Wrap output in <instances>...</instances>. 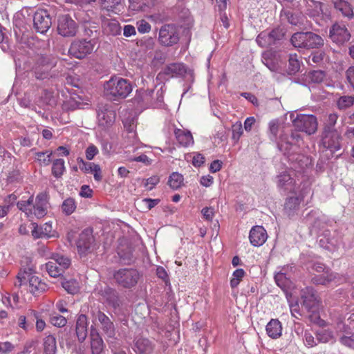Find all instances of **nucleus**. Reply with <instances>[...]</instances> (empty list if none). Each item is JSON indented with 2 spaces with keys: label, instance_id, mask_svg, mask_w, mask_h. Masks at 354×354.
<instances>
[{
  "label": "nucleus",
  "instance_id": "nucleus-39",
  "mask_svg": "<svg viewBox=\"0 0 354 354\" xmlns=\"http://www.w3.org/2000/svg\"><path fill=\"white\" fill-rule=\"evenodd\" d=\"M45 268L48 274L52 277H57L64 272L62 267L58 266L56 262H53L51 260L45 264Z\"/></svg>",
  "mask_w": 354,
  "mask_h": 354
},
{
  "label": "nucleus",
  "instance_id": "nucleus-20",
  "mask_svg": "<svg viewBox=\"0 0 354 354\" xmlns=\"http://www.w3.org/2000/svg\"><path fill=\"white\" fill-rule=\"evenodd\" d=\"M154 346L153 342L149 339L140 337L134 339L133 348L138 354H151Z\"/></svg>",
  "mask_w": 354,
  "mask_h": 354
},
{
  "label": "nucleus",
  "instance_id": "nucleus-36",
  "mask_svg": "<svg viewBox=\"0 0 354 354\" xmlns=\"http://www.w3.org/2000/svg\"><path fill=\"white\" fill-rule=\"evenodd\" d=\"M281 20H286L289 24L297 26L300 23L299 15L290 10H282L280 15Z\"/></svg>",
  "mask_w": 354,
  "mask_h": 354
},
{
  "label": "nucleus",
  "instance_id": "nucleus-61",
  "mask_svg": "<svg viewBox=\"0 0 354 354\" xmlns=\"http://www.w3.org/2000/svg\"><path fill=\"white\" fill-rule=\"evenodd\" d=\"M137 25L138 30L140 33H147L151 30V25L145 20L138 21Z\"/></svg>",
  "mask_w": 354,
  "mask_h": 354
},
{
  "label": "nucleus",
  "instance_id": "nucleus-5",
  "mask_svg": "<svg viewBox=\"0 0 354 354\" xmlns=\"http://www.w3.org/2000/svg\"><path fill=\"white\" fill-rule=\"evenodd\" d=\"M292 124L295 130L306 133L307 135L315 133L318 127L316 116L308 114H297L292 120Z\"/></svg>",
  "mask_w": 354,
  "mask_h": 354
},
{
  "label": "nucleus",
  "instance_id": "nucleus-14",
  "mask_svg": "<svg viewBox=\"0 0 354 354\" xmlns=\"http://www.w3.org/2000/svg\"><path fill=\"white\" fill-rule=\"evenodd\" d=\"M94 237L93 231L91 229H86L83 230L79 235L76 245L77 251L80 254H86L91 252L93 244Z\"/></svg>",
  "mask_w": 354,
  "mask_h": 354
},
{
  "label": "nucleus",
  "instance_id": "nucleus-53",
  "mask_svg": "<svg viewBox=\"0 0 354 354\" xmlns=\"http://www.w3.org/2000/svg\"><path fill=\"white\" fill-rule=\"evenodd\" d=\"M326 54L322 50L313 52L308 57V62H313V63L319 65L322 63Z\"/></svg>",
  "mask_w": 354,
  "mask_h": 354
},
{
  "label": "nucleus",
  "instance_id": "nucleus-54",
  "mask_svg": "<svg viewBox=\"0 0 354 354\" xmlns=\"http://www.w3.org/2000/svg\"><path fill=\"white\" fill-rule=\"evenodd\" d=\"M77 163L79 168L85 174H90L93 171V166L95 165L94 162H86L82 158H77Z\"/></svg>",
  "mask_w": 354,
  "mask_h": 354
},
{
  "label": "nucleus",
  "instance_id": "nucleus-32",
  "mask_svg": "<svg viewBox=\"0 0 354 354\" xmlns=\"http://www.w3.org/2000/svg\"><path fill=\"white\" fill-rule=\"evenodd\" d=\"M186 69L185 66L180 63H173L167 65L163 71L165 75L170 77H177L185 74Z\"/></svg>",
  "mask_w": 354,
  "mask_h": 354
},
{
  "label": "nucleus",
  "instance_id": "nucleus-50",
  "mask_svg": "<svg viewBox=\"0 0 354 354\" xmlns=\"http://www.w3.org/2000/svg\"><path fill=\"white\" fill-rule=\"evenodd\" d=\"M257 43L261 47H268L273 45L267 32H261L257 37Z\"/></svg>",
  "mask_w": 354,
  "mask_h": 354
},
{
  "label": "nucleus",
  "instance_id": "nucleus-28",
  "mask_svg": "<svg viewBox=\"0 0 354 354\" xmlns=\"http://www.w3.org/2000/svg\"><path fill=\"white\" fill-rule=\"evenodd\" d=\"M266 333L272 339H278L282 335V325L277 319H272L266 325Z\"/></svg>",
  "mask_w": 354,
  "mask_h": 354
},
{
  "label": "nucleus",
  "instance_id": "nucleus-60",
  "mask_svg": "<svg viewBox=\"0 0 354 354\" xmlns=\"http://www.w3.org/2000/svg\"><path fill=\"white\" fill-rule=\"evenodd\" d=\"M31 225L33 227L31 231V234L35 239L46 237L44 234H41L42 230L41 227H39L37 223H32Z\"/></svg>",
  "mask_w": 354,
  "mask_h": 354
},
{
  "label": "nucleus",
  "instance_id": "nucleus-55",
  "mask_svg": "<svg viewBox=\"0 0 354 354\" xmlns=\"http://www.w3.org/2000/svg\"><path fill=\"white\" fill-rule=\"evenodd\" d=\"M326 77L324 71L317 70L313 71L309 73V80L313 83H320L323 82Z\"/></svg>",
  "mask_w": 354,
  "mask_h": 354
},
{
  "label": "nucleus",
  "instance_id": "nucleus-62",
  "mask_svg": "<svg viewBox=\"0 0 354 354\" xmlns=\"http://www.w3.org/2000/svg\"><path fill=\"white\" fill-rule=\"evenodd\" d=\"M279 122L277 120H272L269 123V129L271 135L272 136V139L277 140V134L279 132Z\"/></svg>",
  "mask_w": 354,
  "mask_h": 354
},
{
  "label": "nucleus",
  "instance_id": "nucleus-29",
  "mask_svg": "<svg viewBox=\"0 0 354 354\" xmlns=\"http://www.w3.org/2000/svg\"><path fill=\"white\" fill-rule=\"evenodd\" d=\"M102 297L106 302L113 308H117L120 305V300L118 293L115 290L111 288H106L102 293Z\"/></svg>",
  "mask_w": 354,
  "mask_h": 354
},
{
  "label": "nucleus",
  "instance_id": "nucleus-6",
  "mask_svg": "<svg viewBox=\"0 0 354 354\" xmlns=\"http://www.w3.org/2000/svg\"><path fill=\"white\" fill-rule=\"evenodd\" d=\"M94 47L95 41L93 40L77 39L71 43L68 54L77 59H83L93 52Z\"/></svg>",
  "mask_w": 354,
  "mask_h": 354
},
{
  "label": "nucleus",
  "instance_id": "nucleus-52",
  "mask_svg": "<svg viewBox=\"0 0 354 354\" xmlns=\"http://www.w3.org/2000/svg\"><path fill=\"white\" fill-rule=\"evenodd\" d=\"M50 322L53 325L57 327H63L67 323L66 319L59 314L51 315L50 317Z\"/></svg>",
  "mask_w": 354,
  "mask_h": 354
},
{
  "label": "nucleus",
  "instance_id": "nucleus-3",
  "mask_svg": "<svg viewBox=\"0 0 354 354\" xmlns=\"http://www.w3.org/2000/svg\"><path fill=\"white\" fill-rule=\"evenodd\" d=\"M295 48L304 49L319 48L324 46V39L313 32H297L290 39Z\"/></svg>",
  "mask_w": 354,
  "mask_h": 354
},
{
  "label": "nucleus",
  "instance_id": "nucleus-8",
  "mask_svg": "<svg viewBox=\"0 0 354 354\" xmlns=\"http://www.w3.org/2000/svg\"><path fill=\"white\" fill-rule=\"evenodd\" d=\"M57 59L52 55H41L37 59L35 77L44 80L48 77L49 71L56 65Z\"/></svg>",
  "mask_w": 354,
  "mask_h": 354
},
{
  "label": "nucleus",
  "instance_id": "nucleus-45",
  "mask_svg": "<svg viewBox=\"0 0 354 354\" xmlns=\"http://www.w3.org/2000/svg\"><path fill=\"white\" fill-rule=\"evenodd\" d=\"M300 63L297 59L296 54L290 55L288 59V71L289 74H295L299 71Z\"/></svg>",
  "mask_w": 354,
  "mask_h": 354
},
{
  "label": "nucleus",
  "instance_id": "nucleus-21",
  "mask_svg": "<svg viewBox=\"0 0 354 354\" xmlns=\"http://www.w3.org/2000/svg\"><path fill=\"white\" fill-rule=\"evenodd\" d=\"M102 31L107 35L116 36L121 32V26L115 19L104 17L102 20Z\"/></svg>",
  "mask_w": 354,
  "mask_h": 354
},
{
  "label": "nucleus",
  "instance_id": "nucleus-27",
  "mask_svg": "<svg viewBox=\"0 0 354 354\" xmlns=\"http://www.w3.org/2000/svg\"><path fill=\"white\" fill-rule=\"evenodd\" d=\"M302 198L300 196H290L287 198L285 205L284 211L288 217H292L299 210V205Z\"/></svg>",
  "mask_w": 354,
  "mask_h": 354
},
{
  "label": "nucleus",
  "instance_id": "nucleus-46",
  "mask_svg": "<svg viewBox=\"0 0 354 354\" xmlns=\"http://www.w3.org/2000/svg\"><path fill=\"white\" fill-rule=\"evenodd\" d=\"M245 271L242 268H238L233 272L232 277L230 280V286L232 288H234L238 286L240 281L245 276Z\"/></svg>",
  "mask_w": 354,
  "mask_h": 354
},
{
  "label": "nucleus",
  "instance_id": "nucleus-18",
  "mask_svg": "<svg viewBox=\"0 0 354 354\" xmlns=\"http://www.w3.org/2000/svg\"><path fill=\"white\" fill-rule=\"evenodd\" d=\"M115 119V112L108 106H104L97 113L98 124L102 127L111 126Z\"/></svg>",
  "mask_w": 354,
  "mask_h": 354
},
{
  "label": "nucleus",
  "instance_id": "nucleus-42",
  "mask_svg": "<svg viewBox=\"0 0 354 354\" xmlns=\"http://www.w3.org/2000/svg\"><path fill=\"white\" fill-rule=\"evenodd\" d=\"M353 104L354 96L352 95L341 96L337 102V107L340 110L346 109L352 106Z\"/></svg>",
  "mask_w": 354,
  "mask_h": 354
},
{
  "label": "nucleus",
  "instance_id": "nucleus-63",
  "mask_svg": "<svg viewBox=\"0 0 354 354\" xmlns=\"http://www.w3.org/2000/svg\"><path fill=\"white\" fill-rule=\"evenodd\" d=\"M268 54H264L263 56V63L271 71H277L278 67L275 63H274L272 59L268 57Z\"/></svg>",
  "mask_w": 354,
  "mask_h": 354
},
{
  "label": "nucleus",
  "instance_id": "nucleus-12",
  "mask_svg": "<svg viewBox=\"0 0 354 354\" xmlns=\"http://www.w3.org/2000/svg\"><path fill=\"white\" fill-rule=\"evenodd\" d=\"M329 37L333 42L342 45L351 39V33L345 24L335 23L330 28Z\"/></svg>",
  "mask_w": 354,
  "mask_h": 354
},
{
  "label": "nucleus",
  "instance_id": "nucleus-24",
  "mask_svg": "<svg viewBox=\"0 0 354 354\" xmlns=\"http://www.w3.org/2000/svg\"><path fill=\"white\" fill-rule=\"evenodd\" d=\"M174 133L178 143L180 146L187 147L194 144V138L189 131L176 128Z\"/></svg>",
  "mask_w": 354,
  "mask_h": 354
},
{
  "label": "nucleus",
  "instance_id": "nucleus-10",
  "mask_svg": "<svg viewBox=\"0 0 354 354\" xmlns=\"http://www.w3.org/2000/svg\"><path fill=\"white\" fill-rule=\"evenodd\" d=\"M77 24L68 15L59 16L57 20L58 33L63 37H73L77 31Z\"/></svg>",
  "mask_w": 354,
  "mask_h": 354
},
{
  "label": "nucleus",
  "instance_id": "nucleus-37",
  "mask_svg": "<svg viewBox=\"0 0 354 354\" xmlns=\"http://www.w3.org/2000/svg\"><path fill=\"white\" fill-rule=\"evenodd\" d=\"M33 196L29 197L27 201H20L17 203L19 210L24 212L28 217L32 215V209L30 207L33 204Z\"/></svg>",
  "mask_w": 354,
  "mask_h": 354
},
{
  "label": "nucleus",
  "instance_id": "nucleus-9",
  "mask_svg": "<svg viewBox=\"0 0 354 354\" xmlns=\"http://www.w3.org/2000/svg\"><path fill=\"white\" fill-rule=\"evenodd\" d=\"M93 322H98L101 329L108 337H113L115 335V328L113 322L103 312L98 309H92L91 311Z\"/></svg>",
  "mask_w": 354,
  "mask_h": 354
},
{
  "label": "nucleus",
  "instance_id": "nucleus-16",
  "mask_svg": "<svg viewBox=\"0 0 354 354\" xmlns=\"http://www.w3.org/2000/svg\"><path fill=\"white\" fill-rule=\"evenodd\" d=\"M48 194L46 192H41L36 196L35 203L32 205V215L41 218L48 212Z\"/></svg>",
  "mask_w": 354,
  "mask_h": 354
},
{
  "label": "nucleus",
  "instance_id": "nucleus-13",
  "mask_svg": "<svg viewBox=\"0 0 354 354\" xmlns=\"http://www.w3.org/2000/svg\"><path fill=\"white\" fill-rule=\"evenodd\" d=\"M52 24L50 15L46 10H37L33 16V26L37 32L45 33Z\"/></svg>",
  "mask_w": 354,
  "mask_h": 354
},
{
  "label": "nucleus",
  "instance_id": "nucleus-17",
  "mask_svg": "<svg viewBox=\"0 0 354 354\" xmlns=\"http://www.w3.org/2000/svg\"><path fill=\"white\" fill-rule=\"evenodd\" d=\"M277 184L279 189L289 193H295L298 189L295 179L287 171H283L277 175Z\"/></svg>",
  "mask_w": 354,
  "mask_h": 354
},
{
  "label": "nucleus",
  "instance_id": "nucleus-57",
  "mask_svg": "<svg viewBox=\"0 0 354 354\" xmlns=\"http://www.w3.org/2000/svg\"><path fill=\"white\" fill-rule=\"evenodd\" d=\"M102 6L107 10H113L120 3V0H100Z\"/></svg>",
  "mask_w": 354,
  "mask_h": 354
},
{
  "label": "nucleus",
  "instance_id": "nucleus-51",
  "mask_svg": "<svg viewBox=\"0 0 354 354\" xmlns=\"http://www.w3.org/2000/svg\"><path fill=\"white\" fill-rule=\"evenodd\" d=\"M38 161L41 165L44 166H47L51 162V156L52 152L45 151V152H37L35 153Z\"/></svg>",
  "mask_w": 354,
  "mask_h": 354
},
{
  "label": "nucleus",
  "instance_id": "nucleus-7",
  "mask_svg": "<svg viewBox=\"0 0 354 354\" xmlns=\"http://www.w3.org/2000/svg\"><path fill=\"white\" fill-rule=\"evenodd\" d=\"M342 137L337 131H322L321 133V145L332 153L339 151L342 147Z\"/></svg>",
  "mask_w": 354,
  "mask_h": 354
},
{
  "label": "nucleus",
  "instance_id": "nucleus-19",
  "mask_svg": "<svg viewBox=\"0 0 354 354\" xmlns=\"http://www.w3.org/2000/svg\"><path fill=\"white\" fill-rule=\"evenodd\" d=\"M268 234L266 230L259 225L253 227L249 235L251 244L255 247L262 245L267 240Z\"/></svg>",
  "mask_w": 354,
  "mask_h": 354
},
{
  "label": "nucleus",
  "instance_id": "nucleus-56",
  "mask_svg": "<svg viewBox=\"0 0 354 354\" xmlns=\"http://www.w3.org/2000/svg\"><path fill=\"white\" fill-rule=\"evenodd\" d=\"M339 342L344 346L354 349V334L350 336L343 335L339 338Z\"/></svg>",
  "mask_w": 354,
  "mask_h": 354
},
{
  "label": "nucleus",
  "instance_id": "nucleus-49",
  "mask_svg": "<svg viewBox=\"0 0 354 354\" xmlns=\"http://www.w3.org/2000/svg\"><path fill=\"white\" fill-rule=\"evenodd\" d=\"M232 139L234 143L238 142L241 135L243 134V127L241 122H236L232 126Z\"/></svg>",
  "mask_w": 354,
  "mask_h": 354
},
{
  "label": "nucleus",
  "instance_id": "nucleus-41",
  "mask_svg": "<svg viewBox=\"0 0 354 354\" xmlns=\"http://www.w3.org/2000/svg\"><path fill=\"white\" fill-rule=\"evenodd\" d=\"M337 119L338 115L337 113H333L328 114L324 123L322 131H337L335 128Z\"/></svg>",
  "mask_w": 354,
  "mask_h": 354
},
{
  "label": "nucleus",
  "instance_id": "nucleus-47",
  "mask_svg": "<svg viewBox=\"0 0 354 354\" xmlns=\"http://www.w3.org/2000/svg\"><path fill=\"white\" fill-rule=\"evenodd\" d=\"M39 341L37 339H29L24 344L23 350L17 354H30L38 347Z\"/></svg>",
  "mask_w": 354,
  "mask_h": 354
},
{
  "label": "nucleus",
  "instance_id": "nucleus-34",
  "mask_svg": "<svg viewBox=\"0 0 354 354\" xmlns=\"http://www.w3.org/2000/svg\"><path fill=\"white\" fill-rule=\"evenodd\" d=\"M306 295H302L304 306L308 310H310L317 303V295L312 288H306Z\"/></svg>",
  "mask_w": 354,
  "mask_h": 354
},
{
  "label": "nucleus",
  "instance_id": "nucleus-25",
  "mask_svg": "<svg viewBox=\"0 0 354 354\" xmlns=\"http://www.w3.org/2000/svg\"><path fill=\"white\" fill-rule=\"evenodd\" d=\"M91 348L92 354H100L104 347V342L96 329H91L90 333Z\"/></svg>",
  "mask_w": 354,
  "mask_h": 354
},
{
  "label": "nucleus",
  "instance_id": "nucleus-23",
  "mask_svg": "<svg viewBox=\"0 0 354 354\" xmlns=\"http://www.w3.org/2000/svg\"><path fill=\"white\" fill-rule=\"evenodd\" d=\"M343 280L338 274L329 271H326L319 275H315L312 278L313 283L321 285H326L332 281L340 283Z\"/></svg>",
  "mask_w": 354,
  "mask_h": 354
},
{
  "label": "nucleus",
  "instance_id": "nucleus-31",
  "mask_svg": "<svg viewBox=\"0 0 354 354\" xmlns=\"http://www.w3.org/2000/svg\"><path fill=\"white\" fill-rule=\"evenodd\" d=\"M306 12L310 17H319L323 14V3L315 0H305Z\"/></svg>",
  "mask_w": 354,
  "mask_h": 354
},
{
  "label": "nucleus",
  "instance_id": "nucleus-58",
  "mask_svg": "<svg viewBox=\"0 0 354 354\" xmlns=\"http://www.w3.org/2000/svg\"><path fill=\"white\" fill-rule=\"evenodd\" d=\"M40 227L42 230L41 234H44L46 238L54 236V232L53 230L52 224L50 223L47 222Z\"/></svg>",
  "mask_w": 354,
  "mask_h": 354
},
{
  "label": "nucleus",
  "instance_id": "nucleus-30",
  "mask_svg": "<svg viewBox=\"0 0 354 354\" xmlns=\"http://www.w3.org/2000/svg\"><path fill=\"white\" fill-rule=\"evenodd\" d=\"M43 352H35L33 354H55L57 352V341L53 335L45 337L42 343Z\"/></svg>",
  "mask_w": 354,
  "mask_h": 354
},
{
  "label": "nucleus",
  "instance_id": "nucleus-59",
  "mask_svg": "<svg viewBox=\"0 0 354 354\" xmlns=\"http://www.w3.org/2000/svg\"><path fill=\"white\" fill-rule=\"evenodd\" d=\"M160 181L158 176H153L146 180L145 187L147 190H151Z\"/></svg>",
  "mask_w": 354,
  "mask_h": 354
},
{
  "label": "nucleus",
  "instance_id": "nucleus-40",
  "mask_svg": "<svg viewBox=\"0 0 354 354\" xmlns=\"http://www.w3.org/2000/svg\"><path fill=\"white\" fill-rule=\"evenodd\" d=\"M51 261L53 262H56L57 265L59 267H62V269L64 271V270L67 269L71 265L70 259L59 254H53Z\"/></svg>",
  "mask_w": 354,
  "mask_h": 354
},
{
  "label": "nucleus",
  "instance_id": "nucleus-2",
  "mask_svg": "<svg viewBox=\"0 0 354 354\" xmlns=\"http://www.w3.org/2000/svg\"><path fill=\"white\" fill-rule=\"evenodd\" d=\"M32 269L30 268L21 269L16 277L14 286L18 288L28 286L29 291L33 295L44 292L47 289V285L38 277L32 275Z\"/></svg>",
  "mask_w": 354,
  "mask_h": 354
},
{
  "label": "nucleus",
  "instance_id": "nucleus-35",
  "mask_svg": "<svg viewBox=\"0 0 354 354\" xmlns=\"http://www.w3.org/2000/svg\"><path fill=\"white\" fill-rule=\"evenodd\" d=\"M316 339L319 343H328L335 341L333 332L324 328H321L316 332Z\"/></svg>",
  "mask_w": 354,
  "mask_h": 354
},
{
  "label": "nucleus",
  "instance_id": "nucleus-43",
  "mask_svg": "<svg viewBox=\"0 0 354 354\" xmlns=\"http://www.w3.org/2000/svg\"><path fill=\"white\" fill-rule=\"evenodd\" d=\"M183 182V176L177 173H172L169 178L168 184L173 189H177L180 187Z\"/></svg>",
  "mask_w": 354,
  "mask_h": 354
},
{
  "label": "nucleus",
  "instance_id": "nucleus-15",
  "mask_svg": "<svg viewBox=\"0 0 354 354\" xmlns=\"http://www.w3.org/2000/svg\"><path fill=\"white\" fill-rule=\"evenodd\" d=\"M297 131V130L291 131L289 136L285 133L280 135L277 146L281 151L285 154L288 153L292 145H296L301 140V136Z\"/></svg>",
  "mask_w": 354,
  "mask_h": 354
},
{
  "label": "nucleus",
  "instance_id": "nucleus-11",
  "mask_svg": "<svg viewBox=\"0 0 354 354\" xmlns=\"http://www.w3.org/2000/svg\"><path fill=\"white\" fill-rule=\"evenodd\" d=\"M158 39L162 45L172 46L179 40L177 27L173 24H165L159 30Z\"/></svg>",
  "mask_w": 354,
  "mask_h": 354
},
{
  "label": "nucleus",
  "instance_id": "nucleus-64",
  "mask_svg": "<svg viewBox=\"0 0 354 354\" xmlns=\"http://www.w3.org/2000/svg\"><path fill=\"white\" fill-rule=\"evenodd\" d=\"M346 79L354 89V66H350L346 71Z\"/></svg>",
  "mask_w": 354,
  "mask_h": 354
},
{
  "label": "nucleus",
  "instance_id": "nucleus-1",
  "mask_svg": "<svg viewBox=\"0 0 354 354\" xmlns=\"http://www.w3.org/2000/svg\"><path fill=\"white\" fill-rule=\"evenodd\" d=\"M132 91V86L128 80L120 77H112L104 84V95L111 100L126 98Z\"/></svg>",
  "mask_w": 354,
  "mask_h": 354
},
{
  "label": "nucleus",
  "instance_id": "nucleus-4",
  "mask_svg": "<svg viewBox=\"0 0 354 354\" xmlns=\"http://www.w3.org/2000/svg\"><path fill=\"white\" fill-rule=\"evenodd\" d=\"M140 277V272L134 268H121L113 274L117 284L124 288H131L136 286Z\"/></svg>",
  "mask_w": 354,
  "mask_h": 354
},
{
  "label": "nucleus",
  "instance_id": "nucleus-38",
  "mask_svg": "<svg viewBox=\"0 0 354 354\" xmlns=\"http://www.w3.org/2000/svg\"><path fill=\"white\" fill-rule=\"evenodd\" d=\"M64 160L63 159H56L53 162L52 174L57 178H60L65 171Z\"/></svg>",
  "mask_w": 354,
  "mask_h": 354
},
{
  "label": "nucleus",
  "instance_id": "nucleus-48",
  "mask_svg": "<svg viewBox=\"0 0 354 354\" xmlns=\"http://www.w3.org/2000/svg\"><path fill=\"white\" fill-rule=\"evenodd\" d=\"M62 287L70 294H75L79 290L78 282L75 279L64 281L62 282Z\"/></svg>",
  "mask_w": 354,
  "mask_h": 354
},
{
  "label": "nucleus",
  "instance_id": "nucleus-22",
  "mask_svg": "<svg viewBox=\"0 0 354 354\" xmlns=\"http://www.w3.org/2000/svg\"><path fill=\"white\" fill-rule=\"evenodd\" d=\"M76 335L80 342L86 339L88 334V319L85 315L81 314L78 316L75 326Z\"/></svg>",
  "mask_w": 354,
  "mask_h": 354
},
{
  "label": "nucleus",
  "instance_id": "nucleus-26",
  "mask_svg": "<svg viewBox=\"0 0 354 354\" xmlns=\"http://www.w3.org/2000/svg\"><path fill=\"white\" fill-rule=\"evenodd\" d=\"M333 7L339 11L344 17L351 19L354 17V12L351 5L346 0H330Z\"/></svg>",
  "mask_w": 354,
  "mask_h": 354
},
{
  "label": "nucleus",
  "instance_id": "nucleus-33",
  "mask_svg": "<svg viewBox=\"0 0 354 354\" xmlns=\"http://www.w3.org/2000/svg\"><path fill=\"white\" fill-rule=\"evenodd\" d=\"M288 266L283 267L281 270L274 275V280L278 286L281 288L287 287L290 282V274L288 273L287 270Z\"/></svg>",
  "mask_w": 354,
  "mask_h": 354
},
{
  "label": "nucleus",
  "instance_id": "nucleus-44",
  "mask_svg": "<svg viewBox=\"0 0 354 354\" xmlns=\"http://www.w3.org/2000/svg\"><path fill=\"white\" fill-rule=\"evenodd\" d=\"M76 209L75 201L72 198H68L64 200L62 205V211L66 215H71Z\"/></svg>",
  "mask_w": 354,
  "mask_h": 354
}]
</instances>
